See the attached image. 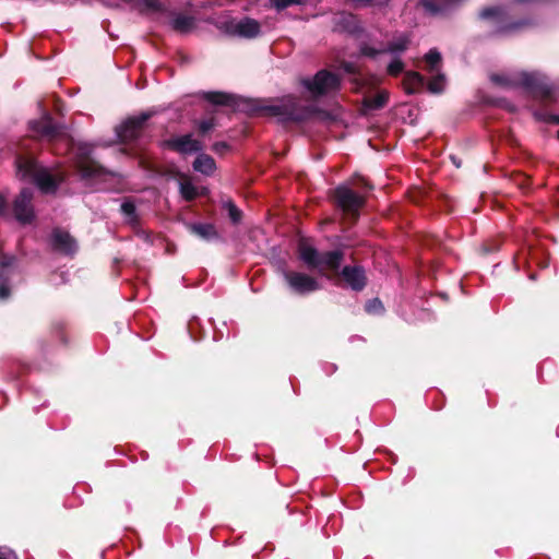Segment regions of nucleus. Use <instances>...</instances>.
<instances>
[{
    "instance_id": "nucleus-26",
    "label": "nucleus",
    "mask_w": 559,
    "mask_h": 559,
    "mask_svg": "<svg viewBox=\"0 0 559 559\" xmlns=\"http://www.w3.org/2000/svg\"><path fill=\"white\" fill-rule=\"evenodd\" d=\"M424 60L427 64L426 70L428 73L432 74L440 70L441 64V53L436 49H430L424 57Z\"/></svg>"
},
{
    "instance_id": "nucleus-11",
    "label": "nucleus",
    "mask_w": 559,
    "mask_h": 559,
    "mask_svg": "<svg viewBox=\"0 0 559 559\" xmlns=\"http://www.w3.org/2000/svg\"><path fill=\"white\" fill-rule=\"evenodd\" d=\"M150 117V112H142L136 117L126 120L116 129L118 139L123 143L138 140L143 131L144 123Z\"/></svg>"
},
{
    "instance_id": "nucleus-39",
    "label": "nucleus",
    "mask_w": 559,
    "mask_h": 559,
    "mask_svg": "<svg viewBox=\"0 0 559 559\" xmlns=\"http://www.w3.org/2000/svg\"><path fill=\"white\" fill-rule=\"evenodd\" d=\"M4 209H5V200H4V198L0 194V214H2V213H3Z\"/></svg>"
},
{
    "instance_id": "nucleus-22",
    "label": "nucleus",
    "mask_w": 559,
    "mask_h": 559,
    "mask_svg": "<svg viewBox=\"0 0 559 559\" xmlns=\"http://www.w3.org/2000/svg\"><path fill=\"white\" fill-rule=\"evenodd\" d=\"M193 169L205 176H211L216 169L215 160L207 154H200L193 162Z\"/></svg>"
},
{
    "instance_id": "nucleus-18",
    "label": "nucleus",
    "mask_w": 559,
    "mask_h": 559,
    "mask_svg": "<svg viewBox=\"0 0 559 559\" xmlns=\"http://www.w3.org/2000/svg\"><path fill=\"white\" fill-rule=\"evenodd\" d=\"M169 145L179 153H195L202 150L200 141L195 140L191 134L177 136L170 140Z\"/></svg>"
},
{
    "instance_id": "nucleus-28",
    "label": "nucleus",
    "mask_w": 559,
    "mask_h": 559,
    "mask_svg": "<svg viewBox=\"0 0 559 559\" xmlns=\"http://www.w3.org/2000/svg\"><path fill=\"white\" fill-rule=\"evenodd\" d=\"M405 70V64L402 61L401 57H392V60L389 62L386 67V73L390 76H399Z\"/></svg>"
},
{
    "instance_id": "nucleus-29",
    "label": "nucleus",
    "mask_w": 559,
    "mask_h": 559,
    "mask_svg": "<svg viewBox=\"0 0 559 559\" xmlns=\"http://www.w3.org/2000/svg\"><path fill=\"white\" fill-rule=\"evenodd\" d=\"M230 95L221 92H210L205 94V99L215 105H228Z\"/></svg>"
},
{
    "instance_id": "nucleus-7",
    "label": "nucleus",
    "mask_w": 559,
    "mask_h": 559,
    "mask_svg": "<svg viewBox=\"0 0 559 559\" xmlns=\"http://www.w3.org/2000/svg\"><path fill=\"white\" fill-rule=\"evenodd\" d=\"M411 41V34L396 33L385 47L377 49L374 47H371L367 43H361L359 46V50L362 56L369 58H376L381 53H389L392 57H401V55L408 49Z\"/></svg>"
},
{
    "instance_id": "nucleus-27",
    "label": "nucleus",
    "mask_w": 559,
    "mask_h": 559,
    "mask_svg": "<svg viewBox=\"0 0 559 559\" xmlns=\"http://www.w3.org/2000/svg\"><path fill=\"white\" fill-rule=\"evenodd\" d=\"M447 79L443 73L435 72L428 82L427 88L432 94H440L445 90Z\"/></svg>"
},
{
    "instance_id": "nucleus-3",
    "label": "nucleus",
    "mask_w": 559,
    "mask_h": 559,
    "mask_svg": "<svg viewBox=\"0 0 559 559\" xmlns=\"http://www.w3.org/2000/svg\"><path fill=\"white\" fill-rule=\"evenodd\" d=\"M17 174L23 180L34 182L44 193L56 192L63 181V176H53L46 167L39 165L32 157H19L16 159Z\"/></svg>"
},
{
    "instance_id": "nucleus-2",
    "label": "nucleus",
    "mask_w": 559,
    "mask_h": 559,
    "mask_svg": "<svg viewBox=\"0 0 559 559\" xmlns=\"http://www.w3.org/2000/svg\"><path fill=\"white\" fill-rule=\"evenodd\" d=\"M298 257L309 270H316L319 275L330 278L326 270L337 271L344 259L342 250H332L320 252L307 241H300L298 245Z\"/></svg>"
},
{
    "instance_id": "nucleus-41",
    "label": "nucleus",
    "mask_w": 559,
    "mask_h": 559,
    "mask_svg": "<svg viewBox=\"0 0 559 559\" xmlns=\"http://www.w3.org/2000/svg\"><path fill=\"white\" fill-rule=\"evenodd\" d=\"M451 159H452L453 164H454L456 167H460V165H461V164H460V162L456 159V157L451 156Z\"/></svg>"
},
{
    "instance_id": "nucleus-13",
    "label": "nucleus",
    "mask_w": 559,
    "mask_h": 559,
    "mask_svg": "<svg viewBox=\"0 0 559 559\" xmlns=\"http://www.w3.org/2000/svg\"><path fill=\"white\" fill-rule=\"evenodd\" d=\"M33 190L24 188L15 198L13 203V213L16 221L23 225L29 224L34 219V209L32 205Z\"/></svg>"
},
{
    "instance_id": "nucleus-33",
    "label": "nucleus",
    "mask_w": 559,
    "mask_h": 559,
    "mask_svg": "<svg viewBox=\"0 0 559 559\" xmlns=\"http://www.w3.org/2000/svg\"><path fill=\"white\" fill-rule=\"evenodd\" d=\"M270 2L277 11H282L294 4H304L306 0H270Z\"/></svg>"
},
{
    "instance_id": "nucleus-20",
    "label": "nucleus",
    "mask_w": 559,
    "mask_h": 559,
    "mask_svg": "<svg viewBox=\"0 0 559 559\" xmlns=\"http://www.w3.org/2000/svg\"><path fill=\"white\" fill-rule=\"evenodd\" d=\"M335 24L338 28L358 36L362 33V27L358 21V19L349 13H341L336 16Z\"/></svg>"
},
{
    "instance_id": "nucleus-5",
    "label": "nucleus",
    "mask_w": 559,
    "mask_h": 559,
    "mask_svg": "<svg viewBox=\"0 0 559 559\" xmlns=\"http://www.w3.org/2000/svg\"><path fill=\"white\" fill-rule=\"evenodd\" d=\"M266 111L283 121H301L308 118L311 109L300 107L294 96H287L278 104L267 106Z\"/></svg>"
},
{
    "instance_id": "nucleus-25",
    "label": "nucleus",
    "mask_w": 559,
    "mask_h": 559,
    "mask_svg": "<svg viewBox=\"0 0 559 559\" xmlns=\"http://www.w3.org/2000/svg\"><path fill=\"white\" fill-rule=\"evenodd\" d=\"M171 26L175 31L187 33L194 26V19L185 14H177L171 20Z\"/></svg>"
},
{
    "instance_id": "nucleus-8",
    "label": "nucleus",
    "mask_w": 559,
    "mask_h": 559,
    "mask_svg": "<svg viewBox=\"0 0 559 559\" xmlns=\"http://www.w3.org/2000/svg\"><path fill=\"white\" fill-rule=\"evenodd\" d=\"M222 28L227 35L241 38H255L261 34L260 23L251 17L228 19L221 23Z\"/></svg>"
},
{
    "instance_id": "nucleus-12",
    "label": "nucleus",
    "mask_w": 559,
    "mask_h": 559,
    "mask_svg": "<svg viewBox=\"0 0 559 559\" xmlns=\"http://www.w3.org/2000/svg\"><path fill=\"white\" fill-rule=\"evenodd\" d=\"M479 17L483 20L491 19L496 23V32L499 34L510 33L512 31L519 29L523 25L526 24L525 21H520L515 23H507L508 16L504 9L501 7H490L480 11Z\"/></svg>"
},
{
    "instance_id": "nucleus-43",
    "label": "nucleus",
    "mask_w": 559,
    "mask_h": 559,
    "mask_svg": "<svg viewBox=\"0 0 559 559\" xmlns=\"http://www.w3.org/2000/svg\"><path fill=\"white\" fill-rule=\"evenodd\" d=\"M105 5L107 7H112L110 3H107V2H103Z\"/></svg>"
},
{
    "instance_id": "nucleus-15",
    "label": "nucleus",
    "mask_w": 559,
    "mask_h": 559,
    "mask_svg": "<svg viewBox=\"0 0 559 559\" xmlns=\"http://www.w3.org/2000/svg\"><path fill=\"white\" fill-rule=\"evenodd\" d=\"M29 129L36 135L49 141L56 140L64 134L62 128L53 122L48 112H45L40 119L31 121Z\"/></svg>"
},
{
    "instance_id": "nucleus-31",
    "label": "nucleus",
    "mask_w": 559,
    "mask_h": 559,
    "mask_svg": "<svg viewBox=\"0 0 559 559\" xmlns=\"http://www.w3.org/2000/svg\"><path fill=\"white\" fill-rule=\"evenodd\" d=\"M179 190L181 197L187 201H191L197 197V189L190 181L180 182Z\"/></svg>"
},
{
    "instance_id": "nucleus-19",
    "label": "nucleus",
    "mask_w": 559,
    "mask_h": 559,
    "mask_svg": "<svg viewBox=\"0 0 559 559\" xmlns=\"http://www.w3.org/2000/svg\"><path fill=\"white\" fill-rule=\"evenodd\" d=\"M402 85L406 94H416L424 90L426 80L424 75L416 71H406L404 72Z\"/></svg>"
},
{
    "instance_id": "nucleus-36",
    "label": "nucleus",
    "mask_w": 559,
    "mask_h": 559,
    "mask_svg": "<svg viewBox=\"0 0 559 559\" xmlns=\"http://www.w3.org/2000/svg\"><path fill=\"white\" fill-rule=\"evenodd\" d=\"M215 126V122H214V119H205V120H202L200 123H199V129L201 131V133H206L209 132L210 130H212Z\"/></svg>"
},
{
    "instance_id": "nucleus-23",
    "label": "nucleus",
    "mask_w": 559,
    "mask_h": 559,
    "mask_svg": "<svg viewBox=\"0 0 559 559\" xmlns=\"http://www.w3.org/2000/svg\"><path fill=\"white\" fill-rule=\"evenodd\" d=\"M191 233L204 240H211L217 237V231L212 224L197 223L189 226Z\"/></svg>"
},
{
    "instance_id": "nucleus-34",
    "label": "nucleus",
    "mask_w": 559,
    "mask_h": 559,
    "mask_svg": "<svg viewBox=\"0 0 559 559\" xmlns=\"http://www.w3.org/2000/svg\"><path fill=\"white\" fill-rule=\"evenodd\" d=\"M121 212L129 222L135 221V205L131 201H124L121 204Z\"/></svg>"
},
{
    "instance_id": "nucleus-10",
    "label": "nucleus",
    "mask_w": 559,
    "mask_h": 559,
    "mask_svg": "<svg viewBox=\"0 0 559 559\" xmlns=\"http://www.w3.org/2000/svg\"><path fill=\"white\" fill-rule=\"evenodd\" d=\"M288 287L298 295H308L321 288V284L312 276L296 271H283Z\"/></svg>"
},
{
    "instance_id": "nucleus-32",
    "label": "nucleus",
    "mask_w": 559,
    "mask_h": 559,
    "mask_svg": "<svg viewBox=\"0 0 559 559\" xmlns=\"http://www.w3.org/2000/svg\"><path fill=\"white\" fill-rule=\"evenodd\" d=\"M356 8L385 7L390 0H349Z\"/></svg>"
},
{
    "instance_id": "nucleus-37",
    "label": "nucleus",
    "mask_w": 559,
    "mask_h": 559,
    "mask_svg": "<svg viewBox=\"0 0 559 559\" xmlns=\"http://www.w3.org/2000/svg\"><path fill=\"white\" fill-rule=\"evenodd\" d=\"M0 559H17L16 555L8 547H0Z\"/></svg>"
},
{
    "instance_id": "nucleus-16",
    "label": "nucleus",
    "mask_w": 559,
    "mask_h": 559,
    "mask_svg": "<svg viewBox=\"0 0 559 559\" xmlns=\"http://www.w3.org/2000/svg\"><path fill=\"white\" fill-rule=\"evenodd\" d=\"M50 242L53 250L64 254H72L76 251V243L69 233L55 229L50 237Z\"/></svg>"
},
{
    "instance_id": "nucleus-35",
    "label": "nucleus",
    "mask_w": 559,
    "mask_h": 559,
    "mask_svg": "<svg viewBox=\"0 0 559 559\" xmlns=\"http://www.w3.org/2000/svg\"><path fill=\"white\" fill-rule=\"evenodd\" d=\"M365 309L368 313L377 314L383 311V305L380 299L374 298L366 304Z\"/></svg>"
},
{
    "instance_id": "nucleus-21",
    "label": "nucleus",
    "mask_w": 559,
    "mask_h": 559,
    "mask_svg": "<svg viewBox=\"0 0 559 559\" xmlns=\"http://www.w3.org/2000/svg\"><path fill=\"white\" fill-rule=\"evenodd\" d=\"M462 0H420L425 11L431 15L443 14Z\"/></svg>"
},
{
    "instance_id": "nucleus-9",
    "label": "nucleus",
    "mask_w": 559,
    "mask_h": 559,
    "mask_svg": "<svg viewBox=\"0 0 559 559\" xmlns=\"http://www.w3.org/2000/svg\"><path fill=\"white\" fill-rule=\"evenodd\" d=\"M75 150V167L84 179L98 177L104 174V168L96 164L91 157L92 146L86 143H80L73 146Z\"/></svg>"
},
{
    "instance_id": "nucleus-14",
    "label": "nucleus",
    "mask_w": 559,
    "mask_h": 559,
    "mask_svg": "<svg viewBox=\"0 0 559 559\" xmlns=\"http://www.w3.org/2000/svg\"><path fill=\"white\" fill-rule=\"evenodd\" d=\"M17 275L16 260L12 255H4L0 259V300L10 296L11 281Z\"/></svg>"
},
{
    "instance_id": "nucleus-17",
    "label": "nucleus",
    "mask_w": 559,
    "mask_h": 559,
    "mask_svg": "<svg viewBox=\"0 0 559 559\" xmlns=\"http://www.w3.org/2000/svg\"><path fill=\"white\" fill-rule=\"evenodd\" d=\"M342 276L354 290H361L366 286L365 271L360 266H345Z\"/></svg>"
},
{
    "instance_id": "nucleus-24",
    "label": "nucleus",
    "mask_w": 559,
    "mask_h": 559,
    "mask_svg": "<svg viewBox=\"0 0 559 559\" xmlns=\"http://www.w3.org/2000/svg\"><path fill=\"white\" fill-rule=\"evenodd\" d=\"M389 99V93L381 91L373 96L366 97L364 99V106L369 110H378L383 108Z\"/></svg>"
},
{
    "instance_id": "nucleus-6",
    "label": "nucleus",
    "mask_w": 559,
    "mask_h": 559,
    "mask_svg": "<svg viewBox=\"0 0 559 559\" xmlns=\"http://www.w3.org/2000/svg\"><path fill=\"white\" fill-rule=\"evenodd\" d=\"M333 199L336 206L352 219L358 217L359 210L365 204L364 197L345 185L335 188Z\"/></svg>"
},
{
    "instance_id": "nucleus-4",
    "label": "nucleus",
    "mask_w": 559,
    "mask_h": 559,
    "mask_svg": "<svg viewBox=\"0 0 559 559\" xmlns=\"http://www.w3.org/2000/svg\"><path fill=\"white\" fill-rule=\"evenodd\" d=\"M300 83L312 98H319L336 93L341 87V78L328 70H320L313 78L302 79Z\"/></svg>"
},
{
    "instance_id": "nucleus-40",
    "label": "nucleus",
    "mask_w": 559,
    "mask_h": 559,
    "mask_svg": "<svg viewBox=\"0 0 559 559\" xmlns=\"http://www.w3.org/2000/svg\"><path fill=\"white\" fill-rule=\"evenodd\" d=\"M223 147H226V144H225V143H216V144L214 145V150H215V151H218L219 148H223Z\"/></svg>"
},
{
    "instance_id": "nucleus-30",
    "label": "nucleus",
    "mask_w": 559,
    "mask_h": 559,
    "mask_svg": "<svg viewBox=\"0 0 559 559\" xmlns=\"http://www.w3.org/2000/svg\"><path fill=\"white\" fill-rule=\"evenodd\" d=\"M223 207L228 212V216L234 224L240 223L242 218V212L235 205L234 202H224Z\"/></svg>"
},
{
    "instance_id": "nucleus-38",
    "label": "nucleus",
    "mask_w": 559,
    "mask_h": 559,
    "mask_svg": "<svg viewBox=\"0 0 559 559\" xmlns=\"http://www.w3.org/2000/svg\"><path fill=\"white\" fill-rule=\"evenodd\" d=\"M547 121L559 124V115H550ZM557 139L559 140V130L557 131Z\"/></svg>"
},
{
    "instance_id": "nucleus-42",
    "label": "nucleus",
    "mask_w": 559,
    "mask_h": 559,
    "mask_svg": "<svg viewBox=\"0 0 559 559\" xmlns=\"http://www.w3.org/2000/svg\"><path fill=\"white\" fill-rule=\"evenodd\" d=\"M123 2H127V3H130L132 2L133 0H122Z\"/></svg>"
},
{
    "instance_id": "nucleus-1",
    "label": "nucleus",
    "mask_w": 559,
    "mask_h": 559,
    "mask_svg": "<svg viewBox=\"0 0 559 559\" xmlns=\"http://www.w3.org/2000/svg\"><path fill=\"white\" fill-rule=\"evenodd\" d=\"M490 81L502 88L523 87L540 99H551L556 92L554 83L540 72H513L491 74Z\"/></svg>"
}]
</instances>
